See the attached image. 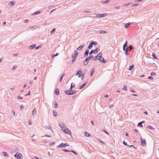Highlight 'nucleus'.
Masks as SVG:
<instances>
[{
    "label": "nucleus",
    "mask_w": 159,
    "mask_h": 159,
    "mask_svg": "<svg viewBox=\"0 0 159 159\" xmlns=\"http://www.w3.org/2000/svg\"><path fill=\"white\" fill-rule=\"evenodd\" d=\"M30 91H29L28 93L25 95V96H27L30 95Z\"/></svg>",
    "instance_id": "55"
},
{
    "label": "nucleus",
    "mask_w": 159,
    "mask_h": 159,
    "mask_svg": "<svg viewBox=\"0 0 159 159\" xmlns=\"http://www.w3.org/2000/svg\"><path fill=\"white\" fill-rule=\"evenodd\" d=\"M53 114L54 116L55 117H56V116H57V112L56 111H53Z\"/></svg>",
    "instance_id": "33"
},
{
    "label": "nucleus",
    "mask_w": 159,
    "mask_h": 159,
    "mask_svg": "<svg viewBox=\"0 0 159 159\" xmlns=\"http://www.w3.org/2000/svg\"><path fill=\"white\" fill-rule=\"evenodd\" d=\"M123 89L124 90L126 91L127 90V86H124Z\"/></svg>",
    "instance_id": "52"
},
{
    "label": "nucleus",
    "mask_w": 159,
    "mask_h": 159,
    "mask_svg": "<svg viewBox=\"0 0 159 159\" xmlns=\"http://www.w3.org/2000/svg\"><path fill=\"white\" fill-rule=\"evenodd\" d=\"M141 145L142 146L146 145V142L145 139H143L142 137L140 138Z\"/></svg>",
    "instance_id": "4"
},
{
    "label": "nucleus",
    "mask_w": 159,
    "mask_h": 159,
    "mask_svg": "<svg viewBox=\"0 0 159 159\" xmlns=\"http://www.w3.org/2000/svg\"><path fill=\"white\" fill-rule=\"evenodd\" d=\"M97 51L98 50H91L89 53V55H91L93 52H98Z\"/></svg>",
    "instance_id": "32"
},
{
    "label": "nucleus",
    "mask_w": 159,
    "mask_h": 159,
    "mask_svg": "<svg viewBox=\"0 0 159 159\" xmlns=\"http://www.w3.org/2000/svg\"><path fill=\"white\" fill-rule=\"evenodd\" d=\"M41 45H39V46H37V47L35 48V49L36 50H37V49H39V48H41Z\"/></svg>",
    "instance_id": "45"
},
{
    "label": "nucleus",
    "mask_w": 159,
    "mask_h": 159,
    "mask_svg": "<svg viewBox=\"0 0 159 159\" xmlns=\"http://www.w3.org/2000/svg\"><path fill=\"white\" fill-rule=\"evenodd\" d=\"M97 43L96 42L92 41L91 42L88 47V49H91L92 48L93 45H96Z\"/></svg>",
    "instance_id": "5"
},
{
    "label": "nucleus",
    "mask_w": 159,
    "mask_h": 159,
    "mask_svg": "<svg viewBox=\"0 0 159 159\" xmlns=\"http://www.w3.org/2000/svg\"><path fill=\"white\" fill-rule=\"evenodd\" d=\"M131 25L130 23H127L125 25H124V27L126 29L130 25Z\"/></svg>",
    "instance_id": "18"
},
{
    "label": "nucleus",
    "mask_w": 159,
    "mask_h": 159,
    "mask_svg": "<svg viewBox=\"0 0 159 159\" xmlns=\"http://www.w3.org/2000/svg\"><path fill=\"white\" fill-rule=\"evenodd\" d=\"M114 8L116 10H118L120 8V7L119 6H115L114 7Z\"/></svg>",
    "instance_id": "54"
},
{
    "label": "nucleus",
    "mask_w": 159,
    "mask_h": 159,
    "mask_svg": "<svg viewBox=\"0 0 159 159\" xmlns=\"http://www.w3.org/2000/svg\"><path fill=\"white\" fill-rule=\"evenodd\" d=\"M89 50H86L84 54V57H87L88 56V54L89 53Z\"/></svg>",
    "instance_id": "20"
},
{
    "label": "nucleus",
    "mask_w": 159,
    "mask_h": 159,
    "mask_svg": "<svg viewBox=\"0 0 159 159\" xmlns=\"http://www.w3.org/2000/svg\"><path fill=\"white\" fill-rule=\"evenodd\" d=\"M81 68H80L79 70L76 73V76H77V75H79V74H81L80 73H81Z\"/></svg>",
    "instance_id": "14"
},
{
    "label": "nucleus",
    "mask_w": 159,
    "mask_h": 159,
    "mask_svg": "<svg viewBox=\"0 0 159 159\" xmlns=\"http://www.w3.org/2000/svg\"><path fill=\"white\" fill-rule=\"evenodd\" d=\"M152 56L153 57V59H158L156 57V55L155 54L153 53L152 54Z\"/></svg>",
    "instance_id": "30"
},
{
    "label": "nucleus",
    "mask_w": 159,
    "mask_h": 159,
    "mask_svg": "<svg viewBox=\"0 0 159 159\" xmlns=\"http://www.w3.org/2000/svg\"><path fill=\"white\" fill-rule=\"evenodd\" d=\"M78 55V52L76 50H75L74 53L73 54H72V58H75L76 59V57Z\"/></svg>",
    "instance_id": "7"
},
{
    "label": "nucleus",
    "mask_w": 159,
    "mask_h": 159,
    "mask_svg": "<svg viewBox=\"0 0 159 159\" xmlns=\"http://www.w3.org/2000/svg\"><path fill=\"white\" fill-rule=\"evenodd\" d=\"M14 157L17 159H22V155L21 153L17 152L14 155Z\"/></svg>",
    "instance_id": "2"
},
{
    "label": "nucleus",
    "mask_w": 159,
    "mask_h": 159,
    "mask_svg": "<svg viewBox=\"0 0 159 159\" xmlns=\"http://www.w3.org/2000/svg\"><path fill=\"white\" fill-rule=\"evenodd\" d=\"M142 124L141 123V122H140L138 123L137 126L140 127H143V125H142Z\"/></svg>",
    "instance_id": "31"
},
{
    "label": "nucleus",
    "mask_w": 159,
    "mask_h": 159,
    "mask_svg": "<svg viewBox=\"0 0 159 159\" xmlns=\"http://www.w3.org/2000/svg\"><path fill=\"white\" fill-rule=\"evenodd\" d=\"M106 14H99L96 16V17H98V16L100 17L101 18L106 16Z\"/></svg>",
    "instance_id": "12"
},
{
    "label": "nucleus",
    "mask_w": 159,
    "mask_h": 159,
    "mask_svg": "<svg viewBox=\"0 0 159 159\" xmlns=\"http://www.w3.org/2000/svg\"><path fill=\"white\" fill-rule=\"evenodd\" d=\"M85 83H84L83 84H82L81 86H80L79 87V89H83L84 87V86L85 85Z\"/></svg>",
    "instance_id": "23"
},
{
    "label": "nucleus",
    "mask_w": 159,
    "mask_h": 159,
    "mask_svg": "<svg viewBox=\"0 0 159 159\" xmlns=\"http://www.w3.org/2000/svg\"><path fill=\"white\" fill-rule=\"evenodd\" d=\"M102 131L107 135H108L109 134L108 133V132H107L105 129H103Z\"/></svg>",
    "instance_id": "46"
},
{
    "label": "nucleus",
    "mask_w": 159,
    "mask_h": 159,
    "mask_svg": "<svg viewBox=\"0 0 159 159\" xmlns=\"http://www.w3.org/2000/svg\"><path fill=\"white\" fill-rule=\"evenodd\" d=\"M94 71H95V69H94L93 68L91 69V72H90V76H92L93 75V73H94Z\"/></svg>",
    "instance_id": "15"
},
{
    "label": "nucleus",
    "mask_w": 159,
    "mask_h": 159,
    "mask_svg": "<svg viewBox=\"0 0 159 159\" xmlns=\"http://www.w3.org/2000/svg\"><path fill=\"white\" fill-rule=\"evenodd\" d=\"M92 57L93 56H91L87 57L85 59V61H88L89 60H90L92 58Z\"/></svg>",
    "instance_id": "27"
},
{
    "label": "nucleus",
    "mask_w": 159,
    "mask_h": 159,
    "mask_svg": "<svg viewBox=\"0 0 159 159\" xmlns=\"http://www.w3.org/2000/svg\"><path fill=\"white\" fill-rule=\"evenodd\" d=\"M84 135L86 137H89L90 136V134L89 133L86 132H84Z\"/></svg>",
    "instance_id": "29"
},
{
    "label": "nucleus",
    "mask_w": 159,
    "mask_h": 159,
    "mask_svg": "<svg viewBox=\"0 0 159 159\" xmlns=\"http://www.w3.org/2000/svg\"><path fill=\"white\" fill-rule=\"evenodd\" d=\"M125 54L126 55H128V51L129 50H125Z\"/></svg>",
    "instance_id": "56"
},
{
    "label": "nucleus",
    "mask_w": 159,
    "mask_h": 159,
    "mask_svg": "<svg viewBox=\"0 0 159 159\" xmlns=\"http://www.w3.org/2000/svg\"><path fill=\"white\" fill-rule=\"evenodd\" d=\"M17 99H23V97H21V96H18L17 97Z\"/></svg>",
    "instance_id": "49"
},
{
    "label": "nucleus",
    "mask_w": 159,
    "mask_h": 159,
    "mask_svg": "<svg viewBox=\"0 0 159 159\" xmlns=\"http://www.w3.org/2000/svg\"><path fill=\"white\" fill-rule=\"evenodd\" d=\"M55 143L54 142L51 143H49V145L51 146H53L55 144Z\"/></svg>",
    "instance_id": "51"
},
{
    "label": "nucleus",
    "mask_w": 159,
    "mask_h": 159,
    "mask_svg": "<svg viewBox=\"0 0 159 159\" xmlns=\"http://www.w3.org/2000/svg\"><path fill=\"white\" fill-rule=\"evenodd\" d=\"M73 83H72L71 84L70 88L69 90H68L70 91L75 86V84H74L73 85Z\"/></svg>",
    "instance_id": "16"
},
{
    "label": "nucleus",
    "mask_w": 159,
    "mask_h": 159,
    "mask_svg": "<svg viewBox=\"0 0 159 159\" xmlns=\"http://www.w3.org/2000/svg\"><path fill=\"white\" fill-rule=\"evenodd\" d=\"M72 59H73V60L72 61V62H71L72 64H73L74 62L75 61V58H72Z\"/></svg>",
    "instance_id": "61"
},
{
    "label": "nucleus",
    "mask_w": 159,
    "mask_h": 159,
    "mask_svg": "<svg viewBox=\"0 0 159 159\" xmlns=\"http://www.w3.org/2000/svg\"><path fill=\"white\" fill-rule=\"evenodd\" d=\"M41 12L40 11H35V12H34V13L33 14L34 15H36L38 14H39Z\"/></svg>",
    "instance_id": "38"
},
{
    "label": "nucleus",
    "mask_w": 159,
    "mask_h": 159,
    "mask_svg": "<svg viewBox=\"0 0 159 159\" xmlns=\"http://www.w3.org/2000/svg\"><path fill=\"white\" fill-rule=\"evenodd\" d=\"M65 133L67 134H71V132L70 130L69 129L66 128V132H65Z\"/></svg>",
    "instance_id": "10"
},
{
    "label": "nucleus",
    "mask_w": 159,
    "mask_h": 159,
    "mask_svg": "<svg viewBox=\"0 0 159 159\" xmlns=\"http://www.w3.org/2000/svg\"><path fill=\"white\" fill-rule=\"evenodd\" d=\"M134 67V65H132L131 66H129V67L128 69V70H131Z\"/></svg>",
    "instance_id": "26"
},
{
    "label": "nucleus",
    "mask_w": 159,
    "mask_h": 159,
    "mask_svg": "<svg viewBox=\"0 0 159 159\" xmlns=\"http://www.w3.org/2000/svg\"><path fill=\"white\" fill-rule=\"evenodd\" d=\"M69 146L68 144L67 143H65L64 144L63 143H62L60 144L58 146H57V148H65L66 147H67Z\"/></svg>",
    "instance_id": "3"
},
{
    "label": "nucleus",
    "mask_w": 159,
    "mask_h": 159,
    "mask_svg": "<svg viewBox=\"0 0 159 159\" xmlns=\"http://www.w3.org/2000/svg\"><path fill=\"white\" fill-rule=\"evenodd\" d=\"M58 104L56 102H54V107L55 108H57L58 107Z\"/></svg>",
    "instance_id": "34"
},
{
    "label": "nucleus",
    "mask_w": 159,
    "mask_h": 159,
    "mask_svg": "<svg viewBox=\"0 0 159 159\" xmlns=\"http://www.w3.org/2000/svg\"><path fill=\"white\" fill-rule=\"evenodd\" d=\"M29 28L30 29H35V26H30L29 27Z\"/></svg>",
    "instance_id": "63"
},
{
    "label": "nucleus",
    "mask_w": 159,
    "mask_h": 159,
    "mask_svg": "<svg viewBox=\"0 0 159 159\" xmlns=\"http://www.w3.org/2000/svg\"><path fill=\"white\" fill-rule=\"evenodd\" d=\"M65 93L67 95H72L76 93V91L75 90H72L70 91L66 90L65 91Z\"/></svg>",
    "instance_id": "1"
},
{
    "label": "nucleus",
    "mask_w": 159,
    "mask_h": 159,
    "mask_svg": "<svg viewBox=\"0 0 159 159\" xmlns=\"http://www.w3.org/2000/svg\"><path fill=\"white\" fill-rule=\"evenodd\" d=\"M56 29L55 28H54L53 29V30H52V31L50 33L51 34H53L54 32L55 31Z\"/></svg>",
    "instance_id": "50"
},
{
    "label": "nucleus",
    "mask_w": 159,
    "mask_h": 159,
    "mask_svg": "<svg viewBox=\"0 0 159 159\" xmlns=\"http://www.w3.org/2000/svg\"><path fill=\"white\" fill-rule=\"evenodd\" d=\"M15 1H12L9 3L8 5L9 6H13L15 5Z\"/></svg>",
    "instance_id": "11"
},
{
    "label": "nucleus",
    "mask_w": 159,
    "mask_h": 159,
    "mask_svg": "<svg viewBox=\"0 0 159 159\" xmlns=\"http://www.w3.org/2000/svg\"><path fill=\"white\" fill-rule=\"evenodd\" d=\"M84 45L82 44L79 47H78L77 49V50H81L84 47Z\"/></svg>",
    "instance_id": "21"
},
{
    "label": "nucleus",
    "mask_w": 159,
    "mask_h": 159,
    "mask_svg": "<svg viewBox=\"0 0 159 159\" xmlns=\"http://www.w3.org/2000/svg\"><path fill=\"white\" fill-rule=\"evenodd\" d=\"M61 129V130L65 133V132H66V127H61L60 128Z\"/></svg>",
    "instance_id": "24"
},
{
    "label": "nucleus",
    "mask_w": 159,
    "mask_h": 159,
    "mask_svg": "<svg viewBox=\"0 0 159 159\" xmlns=\"http://www.w3.org/2000/svg\"><path fill=\"white\" fill-rule=\"evenodd\" d=\"M148 78L149 79H150L151 80H153V77L152 76H149Z\"/></svg>",
    "instance_id": "53"
},
{
    "label": "nucleus",
    "mask_w": 159,
    "mask_h": 159,
    "mask_svg": "<svg viewBox=\"0 0 159 159\" xmlns=\"http://www.w3.org/2000/svg\"><path fill=\"white\" fill-rule=\"evenodd\" d=\"M24 107V106L21 105L20 106V109L21 110H22Z\"/></svg>",
    "instance_id": "57"
},
{
    "label": "nucleus",
    "mask_w": 159,
    "mask_h": 159,
    "mask_svg": "<svg viewBox=\"0 0 159 159\" xmlns=\"http://www.w3.org/2000/svg\"><path fill=\"white\" fill-rule=\"evenodd\" d=\"M114 106V105L113 104H111V105H110L109 106V107L110 108H111L112 107H113Z\"/></svg>",
    "instance_id": "60"
},
{
    "label": "nucleus",
    "mask_w": 159,
    "mask_h": 159,
    "mask_svg": "<svg viewBox=\"0 0 159 159\" xmlns=\"http://www.w3.org/2000/svg\"><path fill=\"white\" fill-rule=\"evenodd\" d=\"M98 60H99L101 63H104L106 61L104 60V58L102 57L100 58H98Z\"/></svg>",
    "instance_id": "8"
},
{
    "label": "nucleus",
    "mask_w": 159,
    "mask_h": 159,
    "mask_svg": "<svg viewBox=\"0 0 159 159\" xmlns=\"http://www.w3.org/2000/svg\"><path fill=\"white\" fill-rule=\"evenodd\" d=\"M36 109H35V108H34L32 111V115H33L34 116V112L35 113V114H36Z\"/></svg>",
    "instance_id": "37"
},
{
    "label": "nucleus",
    "mask_w": 159,
    "mask_h": 159,
    "mask_svg": "<svg viewBox=\"0 0 159 159\" xmlns=\"http://www.w3.org/2000/svg\"><path fill=\"white\" fill-rule=\"evenodd\" d=\"M59 125L60 128L61 127H66V125L64 122H61L59 123Z\"/></svg>",
    "instance_id": "9"
},
{
    "label": "nucleus",
    "mask_w": 159,
    "mask_h": 159,
    "mask_svg": "<svg viewBox=\"0 0 159 159\" xmlns=\"http://www.w3.org/2000/svg\"><path fill=\"white\" fill-rule=\"evenodd\" d=\"M129 147H133L134 149H136V148L133 145H129L128 146Z\"/></svg>",
    "instance_id": "58"
},
{
    "label": "nucleus",
    "mask_w": 159,
    "mask_h": 159,
    "mask_svg": "<svg viewBox=\"0 0 159 159\" xmlns=\"http://www.w3.org/2000/svg\"><path fill=\"white\" fill-rule=\"evenodd\" d=\"M155 75V73L154 72H152L151 73V75L152 76H154V75Z\"/></svg>",
    "instance_id": "59"
},
{
    "label": "nucleus",
    "mask_w": 159,
    "mask_h": 159,
    "mask_svg": "<svg viewBox=\"0 0 159 159\" xmlns=\"http://www.w3.org/2000/svg\"><path fill=\"white\" fill-rule=\"evenodd\" d=\"M58 53H56L55 54H52L51 55V57L52 58H53L55 57L58 56Z\"/></svg>",
    "instance_id": "28"
},
{
    "label": "nucleus",
    "mask_w": 159,
    "mask_h": 159,
    "mask_svg": "<svg viewBox=\"0 0 159 159\" xmlns=\"http://www.w3.org/2000/svg\"><path fill=\"white\" fill-rule=\"evenodd\" d=\"M65 74H63L61 77L60 79L59 80V81L61 82L62 79L63 77L65 75Z\"/></svg>",
    "instance_id": "35"
},
{
    "label": "nucleus",
    "mask_w": 159,
    "mask_h": 159,
    "mask_svg": "<svg viewBox=\"0 0 159 159\" xmlns=\"http://www.w3.org/2000/svg\"><path fill=\"white\" fill-rule=\"evenodd\" d=\"M123 144L125 145L128 146V145L127 144V143L125 141H124L123 142Z\"/></svg>",
    "instance_id": "44"
},
{
    "label": "nucleus",
    "mask_w": 159,
    "mask_h": 159,
    "mask_svg": "<svg viewBox=\"0 0 159 159\" xmlns=\"http://www.w3.org/2000/svg\"><path fill=\"white\" fill-rule=\"evenodd\" d=\"M128 42L126 41L123 46V50H129V48L127 46Z\"/></svg>",
    "instance_id": "6"
},
{
    "label": "nucleus",
    "mask_w": 159,
    "mask_h": 159,
    "mask_svg": "<svg viewBox=\"0 0 159 159\" xmlns=\"http://www.w3.org/2000/svg\"><path fill=\"white\" fill-rule=\"evenodd\" d=\"M35 46H36L35 44H33V45H31L29 47V48L30 49H33L35 47Z\"/></svg>",
    "instance_id": "13"
},
{
    "label": "nucleus",
    "mask_w": 159,
    "mask_h": 159,
    "mask_svg": "<svg viewBox=\"0 0 159 159\" xmlns=\"http://www.w3.org/2000/svg\"><path fill=\"white\" fill-rule=\"evenodd\" d=\"M32 159H39V158L37 157H34V158H32Z\"/></svg>",
    "instance_id": "64"
},
{
    "label": "nucleus",
    "mask_w": 159,
    "mask_h": 159,
    "mask_svg": "<svg viewBox=\"0 0 159 159\" xmlns=\"http://www.w3.org/2000/svg\"><path fill=\"white\" fill-rule=\"evenodd\" d=\"M55 94L57 95H58L59 94V90L58 89H55Z\"/></svg>",
    "instance_id": "22"
},
{
    "label": "nucleus",
    "mask_w": 159,
    "mask_h": 159,
    "mask_svg": "<svg viewBox=\"0 0 159 159\" xmlns=\"http://www.w3.org/2000/svg\"><path fill=\"white\" fill-rule=\"evenodd\" d=\"M70 152H73L74 153L75 155H77V153L75 151H73V150H70Z\"/></svg>",
    "instance_id": "48"
},
{
    "label": "nucleus",
    "mask_w": 159,
    "mask_h": 159,
    "mask_svg": "<svg viewBox=\"0 0 159 159\" xmlns=\"http://www.w3.org/2000/svg\"><path fill=\"white\" fill-rule=\"evenodd\" d=\"M46 126L48 129H50V130H51V131L52 132H53V131L52 129V127H51V126H50V125H48Z\"/></svg>",
    "instance_id": "25"
},
{
    "label": "nucleus",
    "mask_w": 159,
    "mask_h": 159,
    "mask_svg": "<svg viewBox=\"0 0 159 159\" xmlns=\"http://www.w3.org/2000/svg\"><path fill=\"white\" fill-rule=\"evenodd\" d=\"M129 48V50H132L134 49V48L133 47V46L132 45H130L129 47H128Z\"/></svg>",
    "instance_id": "47"
},
{
    "label": "nucleus",
    "mask_w": 159,
    "mask_h": 159,
    "mask_svg": "<svg viewBox=\"0 0 159 159\" xmlns=\"http://www.w3.org/2000/svg\"><path fill=\"white\" fill-rule=\"evenodd\" d=\"M2 154L4 156H5L8 157H9V155L8 153H7L6 152H2Z\"/></svg>",
    "instance_id": "17"
},
{
    "label": "nucleus",
    "mask_w": 159,
    "mask_h": 159,
    "mask_svg": "<svg viewBox=\"0 0 159 159\" xmlns=\"http://www.w3.org/2000/svg\"><path fill=\"white\" fill-rule=\"evenodd\" d=\"M62 151L65 152H70V150L66 149H63Z\"/></svg>",
    "instance_id": "43"
},
{
    "label": "nucleus",
    "mask_w": 159,
    "mask_h": 159,
    "mask_svg": "<svg viewBox=\"0 0 159 159\" xmlns=\"http://www.w3.org/2000/svg\"><path fill=\"white\" fill-rule=\"evenodd\" d=\"M102 53L101 52H99L98 54V58H100L102 57Z\"/></svg>",
    "instance_id": "40"
},
{
    "label": "nucleus",
    "mask_w": 159,
    "mask_h": 159,
    "mask_svg": "<svg viewBox=\"0 0 159 159\" xmlns=\"http://www.w3.org/2000/svg\"><path fill=\"white\" fill-rule=\"evenodd\" d=\"M147 128L149 129H153L154 128L151 126L149 125L147 127Z\"/></svg>",
    "instance_id": "41"
},
{
    "label": "nucleus",
    "mask_w": 159,
    "mask_h": 159,
    "mask_svg": "<svg viewBox=\"0 0 159 159\" xmlns=\"http://www.w3.org/2000/svg\"><path fill=\"white\" fill-rule=\"evenodd\" d=\"M84 74H79V75L78 76V77H81V80H82L84 78Z\"/></svg>",
    "instance_id": "19"
},
{
    "label": "nucleus",
    "mask_w": 159,
    "mask_h": 159,
    "mask_svg": "<svg viewBox=\"0 0 159 159\" xmlns=\"http://www.w3.org/2000/svg\"><path fill=\"white\" fill-rule=\"evenodd\" d=\"M19 53H16V54H13V56H18L19 55Z\"/></svg>",
    "instance_id": "62"
},
{
    "label": "nucleus",
    "mask_w": 159,
    "mask_h": 159,
    "mask_svg": "<svg viewBox=\"0 0 159 159\" xmlns=\"http://www.w3.org/2000/svg\"><path fill=\"white\" fill-rule=\"evenodd\" d=\"M88 62L87 61H85V60L84 61V66L87 65V64H88Z\"/></svg>",
    "instance_id": "39"
},
{
    "label": "nucleus",
    "mask_w": 159,
    "mask_h": 159,
    "mask_svg": "<svg viewBox=\"0 0 159 159\" xmlns=\"http://www.w3.org/2000/svg\"><path fill=\"white\" fill-rule=\"evenodd\" d=\"M110 1H109L108 0H107L105 1L102 2V3H104V4H106L108 3Z\"/></svg>",
    "instance_id": "36"
},
{
    "label": "nucleus",
    "mask_w": 159,
    "mask_h": 159,
    "mask_svg": "<svg viewBox=\"0 0 159 159\" xmlns=\"http://www.w3.org/2000/svg\"><path fill=\"white\" fill-rule=\"evenodd\" d=\"M100 33L101 34H102V33H103L104 34H106L107 33V32L106 31H102V30L101 31H100Z\"/></svg>",
    "instance_id": "42"
}]
</instances>
